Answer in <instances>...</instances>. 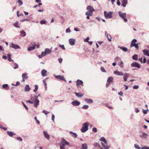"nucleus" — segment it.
<instances>
[{
	"label": "nucleus",
	"mask_w": 149,
	"mask_h": 149,
	"mask_svg": "<svg viewBox=\"0 0 149 149\" xmlns=\"http://www.w3.org/2000/svg\"><path fill=\"white\" fill-rule=\"evenodd\" d=\"M47 79H45V80H44L42 81H43V83L44 84V85L45 86V88L46 89V80Z\"/></svg>",
	"instance_id": "obj_54"
},
{
	"label": "nucleus",
	"mask_w": 149,
	"mask_h": 149,
	"mask_svg": "<svg viewBox=\"0 0 149 149\" xmlns=\"http://www.w3.org/2000/svg\"><path fill=\"white\" fill-rule=\"evenodd\" d=\"M86 9L88 10L87 12H88V13H91L92 15L93 14V12L95 10L93 8L92 6H87L86 8Z\"/></svg>",
	"instance_id": "obj_5"
},
{
	"label": "nucleus",
	"mask_w": 149,
	"mask_h": 149,
	"mask_svg": "<svg viewBox=\"0 0 149 149\" xmlns=\"http://www.w3.org/2000/svg\"><path fill=\"white\" fill-rule=\"evenodd\" d=\"M131 66L132 67H136L138 68H140L141 67L139 64L136 62H134V63H132L131 64Z\"/></svg>",
	"instance_id": "obj_7"
},
{
	"label": "nucleus",
	"mask_w": 149,
	"mask_h": 149,
	"mask_svg": "<svg viewBox=\"0 0 149 149\" xmlns=\"http://www.w3.org/2000/svg\"><path fill=\"white\" fill-rule=\"evenodd\" d=\"M118 14L119 16L124 21L127 22V19L126 18V13H123L121 11H120L118 12Z\"/></svg>",
	"instance_id": "obj_4"
},
{
	"label": "nucleus",
	"mask_w": 149,
	"mask_h": 149,
	"mask_svg": "<svg viewBox=\"0 0 149 149\" xmlns=\"http://www.w3.org/2000/svg\"><path fill=\"white\" fill-rule=\"evenodd\" d=\"M36 47L35 45H33V46L29 47L28 48L27 50L28 51H31L34 49Z\"/></svg>",
	"instance_id": "obj_20"
},
{
	"label": "nucleus",
	"mask_w": 149,
	"mask_h": 149,
	"mask_svg": "<svg viewBox=\"0 0 149 149\" xmlns=\"http://www.w3.org/2000/svg\"><path fill=\"white\" fill-rule=\"evenodd\" d=\"M59 46L61 47L63 49L65 50V48L64 47V45H59Z\"/></svg>",
	"instance_id": "obj_58"
},
{
	"label": "nucleus",
	"mask_w": 149,
	"mask_h": 149,
	"mask_svg": "<svg viewBox=\"0 0 149 149\" xmlns=\"http://www.w3.org/2000/svg\"><path fill=\"white\" fill-rule=\"evenodd\" d=\"M89 39V38L88 37L84 40V41L86 42H88Z\"/></svg>",
	"instance_id": "obj_57"
},
{
	"label": "nucleus",
	"mask_w": 149,
	"mask_h": 149,
	"mask_svg": "<svg viewBox=\"0 0 149 149\" xmlns=\"http://www.w3.org/2000/svg\"><path fill=\"white\" fill-rule=\"evenodd\" d=\"M118 94L119 95L122 96L123 95V93L122 92L120 91V92L118 93Z\"/></svg>",
	"instance_id": "obj_63"
},
{
	"label": "nucleus",
	"mask_w": 149,
	"mask_h": 149,
	"mask_svg": "<svg viewBox=\"0 0 149 149\" xmlns=\"http://www.w3.org/2000/svg\"><path fill=\"white\" fill-rule=\"evenodd\" d=\"M134 146L135 148H136L138 149H141V148L138 145L136 144H135L134 145Z\"/></svg>",
	"instance_id": "obj_44"
},
{
	"label": "nucleus",
	"mask_w": 149,
	"mask_h": 149,
	"mask_svg": "<svg viewBox=\"0 0 149 149\" xmlns=\"http://www.w3.org/2000/svg\"><path fill=\"white\" fill-rule=\"evenodd\" d=\"M122 3L123 6L124 7H125L127 3V0H122Z\"/></svg>",
	"instance_id": "obj_23"
},
{
	"label": "nucleus",
	"mask_w": 149,
	"mask_h": 149,
	"mask_svg": "<svg viewBox=\"0 0 149 149\" xmlns=\"http://www.w3.org/2000/svg\"><path fill=\"white\" fill-rule=\"evenodd\" d=\"M93 145L95 147H97L98 148L101 147V146L98 143L95 142L93 144Z\"/></svg>",
	"instance_id": "obj_31"
},
{
	"label": "nucleus",
	"mask_w": 149,
	"mask_h": 149,
	"mask_svg": "<svg viewBox=\"0 0 149 149\" xmlns=\"http://www.w3.org/2000/svg\"><path fill=\"white\" fill-rule=\"evenodd\" d=\"M31 90V88L28 85H26L24 88V91L26 92H29Z\"/></svg>",
	"instance_id": "obj_18"
},
{
	"label": "nucleus",
	"mask_w": 149,
	"mask_h": 149,
	"mask_svg": "<svg viewBox=\"0 0 149 149\" xmlns=\"http://www.w3.org/2000/svg\"><path fill=\"white\" fill-rule=\"evenodd\" d=\"M71 104L74 106H78L80 105V103L77 100H75L72 102Z\"/></svg>",
	"instance_id": "obj_9"
},
{
	"label": "nucleus",
	"mask_w": 149,
	"mask_h": 149,
	"mask_svg": "<svg viewBox=\"0 0 149 149\" xmlns=\"http://www.w3.org/2000/svg\"><path fill=\"white\" fill-rule=\"evenodd\" d=\"M146 62V60L145 58V57H143V63H145Z\"/></svg>",
	"instance_id": "obj_61"
},
{
	"label": "nucleus",
	"mask_w": 149,
	"mask_h": 149,
	"mask_svg": "<svg viewBox=\"0 0 149 149\" xmlns=\"http://www.w3.org/2000/svg\"><path fill=\"white\" fill-rule=\"evenodd\" d=\"M148 136V135L147 134L144 133L143 132L142 134L140 135V136L142 138L143 137H145L146 138H147V136Z\"/></svg>",
	"instance_id": "obj_32"
},
{
	"label": "nucleus",
	"mask_w": 149,
	"mask_h": 149,
	"mask_svg": "<svg viewBox=\"0 0 149 149\" xmlns=\"http://www.w3.org/2000/svg\"><path fill=\"white\" fill-rule=\"evenodd\" d=\"M137 40L136 39H134L131 42L130 47L131 48L132 47H134V44H136V43H135L136 42Z\"/></svg>",
	"instance_id": "obj_15"
},
{
	"label": "nucleus",
	"mask_w": 149,
	"mask_h": 149,
	"mask_svg": "<svg viewBox=\"0 0 149 149\" xmlns=\"http://www.w3.org/2000/svg\"><path fill=\"white\" fill-rule=\"evenodd\" d=\"M100 141L103 142H101V144L102 146L105 149H109L110 147V146H105V144H107V141L106 140L105 138L103 137H101L100 139Z\"/></svg>",
	"instance_id": "obj_1"
},
{
	"label": "nucleus",
	"mask_w": 149,
	"mask_h": 149,
	"mask_svg": "<svg viewBox=\"0 0 149 149\" xmlns=\"http://www.w3.org/2000/svg\"><path fill=\"white\" fill-rule=\"evenodd\" d=\"M74 93L77 97H81L83 96L84 95L83 94H82L80 93H77L76 92H75Z\"/></svg>",
	"instance_id": "obj_24"
},
{
	"label": "nucleus",
	"mask_w": 149,
	"mask_h": 149,
	"mask_svg": "<svg viewBox=\"0 0 149 149\" xmlns=\"http://www.w3.org/2000/svg\"><path fill=\"white\" fill-rule=\"evenodd\" d=\"M121 60V58L118 57H116L114 59V61H120Z\"/></svg>",
	"instance_id": "obj_43"
},
{
	"label": "nucleus",
	"mask_w": 149,
	"mask_h": 149,
	"mask_svg": "<svg viewBox=\"0 0 149 149\" xmlns=\"http://www.w3.org/2000/svg\"><path fill=\"white\" fill-rule=\"evenodd\" d=\"M134 46L138 50L139 49V46L137 44H134Z\"/></svg>",
	"instance_id": "obj_55"
},
{
	"label": "nucleus",
	"mask_w": 149,
	"mask_h": 149,
	"mask_svg": "<svg viewBox=\"0 0 149 149\" xmlns=\"http://www.w3.org/2000/svg\"><path fill=\"white\" fill-rule=\"evenodd\" d=\"M13 25L16 28H19V26L18 25V22L17 21Z\"/></svg>",
	"instance_id": "obj_35"
},
{
	"label": "nucleus",
	"mask_w": 149,
	"mask_h": 149,
	"mask_svg": "<svg viewBox=\"0 0 149 149\" xmlns=\"http://www.w3.org/2000/svg\"><path fill=\"white\" fill-rule=\"evenodd\" d=\"M17 2L19 3V6H21L23 4L22 1L21 0H18Z\"/></svg>",
	"instance_id": "obj_41"
},
{
	"label": "nucleus",
	"mask_w": 149,
	"mask_h": 149,
	"mask_svg": "<svg viewBox=\"0 0 149 149\" xmlns=\"http://www.w3.org/2000/svg\"><path fill=\"white\" fill-rule=\"evenodd\" d=\"M89 108V106L88 105H84L81 108L83 109H87Z\"/></svg>",
	"instance_id": "obj_39"
},
{
	"label": "nucleus",
	"mask_w": 149,
	"mask_h": 149,
	"mask_svg": "<svg viewBox=\"0 0 149 149\" xmlns=\"http://www.w3.org/2000/svg\"><path fill=\"white\" fill-rule=\"evenodd\" d=\"M33 102L34 104V106L36 107H37L39 104V100H33Z\"/></svg>",
	"instance_id": "obj_13"
},
{
	"label": "nucleus",
	"mask_w": 149,
	"mask_h": 149,
	"mask_svg": "<svg viewBox=\"0 0 149 149\" xmlns=\"http://www.w3.org/2000/svg\"><path fill=\"white\" fill-rule=\"evenodd\" d=\"M114 73L117 75L122 76L123 75V73L121 72H119L118 71H115L114 72Z\"/></svg>",
	"instance_id": "obj_17"
},
{
	"label": "nucleus",
	"mask_w": 149,
	"mask_h": 149,
	"mask_svg": "<svg viewBox=\"0 0 149 149\" xmlns=\"http://www.w3.org/2000/svg\"><path fill=\"white\" fill-rule=\"evenodd\" d=\"M92 131L93 132H97V130L95 127H94L93 128Z\"/></svg>",
	"instance_id": "obj_52"
},
{
	"label": "nucleus",
	"mask_w": 149,
	"mask_h": 149,
	"mask_svg": "<svg viewBox=\"0 0 149 149\" xmlns=\"http://www.w3.org/2000/svg\"><path fill=\"white\" fill-rule=\"evenodd\" d=\"M83 83V82L82 81L80 80H77L76 81V84L77 85H82Z\"/></svg>",
	"instance_id": "obj_28"
},
{
	"label": "nucleus",
	"mask_w": 149,
	"mask_h": 149,
	"mask_svg": "<svg viewBox=\"0 0 149 149\" xmlns=\"http://www.w3.org/2000/svg\"><path fill=\"white\" fill-rule=\"evenodd\" d=\"M118 47L120 49L122 50L124 52H126L127 51L128 49L126 47H124L122 46H119Z\"/></svg>",
	"instance_id": "obj_21"
},
{
	"label": "nucleus",
	"mask_w": 149,
	"mask_h": 149,
	"mask_svg": "<svg viewBox=\"0 0 149 149\" xmlns=\"http://www.w3.org/2000/svg\"><path fill=\"white\" fill-rule=\"evenodd\" d=\"M76 40L74 38H70L69 40V42L70 44L72 46L75 44Z\"/></svg>",
	"instance_id": "obj_11"
},
{
	"label": "nucleus",
	"mask_w": 149,
	"mask_h": 149,
	"mask_svg": "<svg viewBox=\"0 0 149 149\" xmlns=\"http://www.w3.org/2000/svg\"><path fill=\"white\" fill-rule=\"evenodd\" d=\"M66 33H70L71 32V30L69 28H68L66 30Z\"/></svg>",
	"instance_id": "obj_51"
},
{
	"label": "nucleus",
	"mask_w": 149,
	"mask_h": 149,
	"mask_svg": "<svg viewBox=\"0 0 149 149\" xmlns=\"http://www.w3.org/2000/svg\"><path fill=\"white\" fill-rule=\"evenodd\" d=\"M47 54V48L45 49L44 52H42L41 53V55L43 56H45Z\"/></svg>",
	"instance_id": "obj_38"
},
{
	"label": "nucleus",
	"mask_w": 149,
	"mask_h": 149,
	"mask_svg": "<svg viewBox=\"0 0 149 149\" xmlns=\"http://www.w3.org/2000/svg\"><path fill=\"white\" fill-rule=\"evenodd\" d=\"M135 112L136 113H138L139 112V110L137 108H135Z\"/></svg>",
	"instance_id": "obj_59"
},
{
	"label": "nucleus",
	"mask_w": 149,
	"mask_h": 149,
	"mask_svg": "<svg viewBox=\"0 0 149 149\" xmlns=\"http://www.w3.org/2000/svg\"><path fill=\"white\" fill-rule=\"evenodd\" d=\"M54 118H55L54 115V114H52V119L53 122H54Z\"/></svg>",
	"instance_id": "obj_62"
},
{
	"label": "nucleus",
	"mask_w": 149,
	"mask_h": 149,
	"mask_svg": "<svg viewBox=\"0 0 149 149\" xmlns=\"http://www.w3.org/2000/svg\"><path fill=\"white\" fill-rule=\"evenodd\" d=\"M70 133L72 134V136L74 137L77 138V134L75 133H74L71 131L70 132Z\"/></svg>",
	"instance_id": "obj_33"
},
{
	"label": "nucleus",
	"mask_w": 149,
	"mask_h": 149,
	"mask_svg": "<svg viewBox=\"0 0 149 149\" xmlns=\"http://www.w3.org/2000/svg\"><path fill=\"white\" fill-rule=\"evenodd\" d=\"M22 104L24 107L25 108L26 110H28V108L26 106V105L24 104V103L22 102Z\"/></svg>",
	"instance_id": "obj_49"
},
{
	"label": "nucleus",
	"mask_w": 149,
	"mask_h": 149,
	"mask_svg": "<svg viewBox=\"0 0 149 149\" xmlns=\"http://www.w3.org/2000/svg\"><path fill=\"white\" fill-rule=\"evenodd\" d=\"M143 109V112L144 114H146L147 113V110H144Z\"/></svg>",
	"instance_id": "obj_64"
},
{
	"label": "nucleus",
	"mask_w": 149,
	"mask_h": 149,
	"mask_svg": "<svg viewBox=\"0 0 149 149\" xmlns=\"http://www.w3.org/2000/svg\"><path fill=\"white\" fill-rule=\"evenodd\" d=\"M87 148L88 146L86 143H83L81 144V149H87Z\"/></svg>",
	"instance_id": "obj_19"
},
{
	"label": "nucleus",
	"mask_w": 149,
	"mask_h": 149,
	"mask_svg": "<svg viewBox=\"0 0 149 149\" xmlns=\"http://www.w3.org/2000/svg\"><path fill=\"white\" fill-rule=\"evenodd\" d=\"M40 94H39L38 95H36L35 97V100H38V97L40 96Z\"/></svg>",
	"instance_id": "obj_60"
},
{
	"label": "nucleus",
	"mask_w": 149,
	"mask_h": 149,
	"mask_svg": "<svg viewBox=\"0 0 149 149\" xmlns=\"http://www.w3.org/2000/svg\"><path fill=\"white\" fill-rule=\"evenodd\" d=\"M20 36L22 37H24L26 35V33L23 30L20 31Z\"/></svg>",
	"instance_id": "obj_22"
},
{
	"label": "nucleus",
	"mask_w": 149,
	"mask_h": 149,
	"mask_svg": "<svg viewBox=\"0 0 149 149\" xmlns=\"http://www.w3.org/2000/svg\"><path fill=\"white\" fill-rule=\"evenodd\" d=\"M2 87L3 88L6 89L8 88V85L7 84H4L3 85Z\"/></svg>",
	"instance_id": "obj_47"
},
{
	"label": "nucleus",
	"mask_w": 149,
	"mask_h": 149,
	"mask_svg": "<svg viewBox=\"0 0 149 149\" xmlns=\"http://www.w3.org/2000/svg\"><path fill=\"white\" fill-rule=\"evenodd\" d=\"M113 80V77H109L107 80V82L109 83H110Z\"/></svg>",
	"instance_id": "obj_30"
},
{
	"label": "nucleus",
	"mask_w": 149,
	"mask_h": 149,
	"mask_svg": "<svg viewBox=\"0 0 149 149\" xmlns=\"http://www.w3.org/2000/svg\"><path fill=\"white\" fill-rule=\"evenodd\" d=\"M105 105L106 107H108V108L110 109H112L113 107L111 106L110 105L108 104H105Z\"/></svg>",
	"instance_id": "obj_42"
},
{
	"label": "nucleus",
	"mask_w": 149,
	"mask_h": 149,
	"mask_svg": "<svg viewBox=\"0 0 149 149\" xmlns=\"http://www.w3.org/2000/svg\"><path fill=\"white\" fill-rule=\"evenodd\" d=\"M40 23L41 24H45L46 21L45 20L43 19L40 22Z\"/></svg>",
	"instance_id": "obj_46"
},
{
	"label": "nucleus",
	"mask_w": 149,
	"mask_h": 149,
	"mask_svg": "<svg viewBox=\"0 0 149 149\" xmlns=\"http://www.w3.org/2000/svg\"><path fill=\"white\" fill-rule=\"evenodd\" d=\"M69 145V143L66 141L64 139H62L61 141V145L65 146V145Z\"/></svg>",
	"instance_id": "obj_6"
},
{
	"label": "nucleus",
	"mask_w": 149,
	"mask_h": 149,
	"mask_svg": "<svg viewBox=\"0 0 149 149\" xmlns=\"http://www.w3.org/2000/svg\"><path fill=\"white\" fill-rule=\"evenodd\" d=\"M55 77L56 79H60V80L64 81H66L65 80V79L64 76H63L58 75L57 76L55 75Z\"/></svg>",
	"instance_id": "obj_10"
},
{
	"label": "nucleus",
	"mask_w": 149,
	"mask_h": 149,
	"mask_svg": "<svg viewBox=\"0 0 149 149\" xmlns=\"http://www.w3.org/2000/svg\"><path fill=\"white\" fill-rule=\"evenodd\" d=\"M143 52L144 55L149 57V51L148 50L144 49L143 50Z\"/></svg>",
	"instance_id": "obj_12"
},
{
	"label": "nucleus",
	"mask_w": 149,
	"mask_h": 149,
	"mask_svg": "<svg viewBox=\"0 0 149 149\" xmlns=\"http://www.w3.org/2000/svg\"><path fill=\"white\" fill-rule=\"evenodd\" d=\"M100 70H101V71H102L103 72H106V70H105V69H104V68L102 67H101Z\"/></svg>",
	"instance_id": "obj_48"
},
{
	"label": "nucleus",
	"mask_w": 149,
	"mask_h": 149,
	"mask_svg": "<svg viewBox=\"0 0 149 149\" xmlns=\"http://www.w3.org/2000/svg\"><path fill=\"white\" fill-rule=\"evenodd\" d=\"M52 51L51 49H49L47 48V54H49L51 53Z\"/></svg>",
	"instance_id": "obj_53"
},
{
	"label": "nucleus",
	"mask_w": 149,
	"mask_h": 149,
	"mask_svg": "<svg viewBox=\"0 0 149 149\" xmlns=\"http://www.w3.org/2000/svg\"><path fill=\"white\" fill-rule=\"evenodd\" d=\"M84 100L88 104H92L93 102V100L90 99H85Z\"/></svg>",
	"instance_id": "obj_16"
},
{
	"label": "nucleus",
	"mask_w": 149,
	"mask_h": 149,
	"mask_svg": "<svg viewBox=\"0 0 149 149\" xmlns=\"http://www.w3.org/2000/svg\"><path fill=\"white\" fill-rule=\"evenodd\" d=\"M139 88V86L138 85H134L133 87V88L134 89H137Z\"/></svg>",
	"instance_id": "obj_50"
},
{
	"label": "nucleus",
	"mask_w": 149,
	"mask_h": 149,
	"mask_svg": "<svg viewBox=\"0 0 149 149\" xmlns=\"http://www.w3.org/2000/svg\"><path fill=\"white\" fill-rule=\"evenodd\" d=\"M7 133L10 136L15 135V133L12 132L7 131Z\"/></svg>",
	"instance_id": "obj_26"
},
{
	"label": "nucleus",
	"mask_w": 149,
	"mask_h": 149,
	"mask_svg": "<svg viewBox=\"0 0 149 149\" xmlns=\"http://www.w3.org/2000/svg\"><path fill=\"white\" fill-rule=\"evenodd\" d=\"M27 74H28L26 73L23 74L22 75V78H24L26 80L28 79V77L27 75Z\"/></svg>",
	"instance_id": "obj_25"
},
{
	"label": "nucleus",
	"mask_w": 149,
	"mask_h": 149,
	"mask_svg": "<svg viewBox=\"0 0 149 149\" xmlns=\"http://www.w3.org/2000/svg\"><path fill=\"white\" fill-rule=\"evenodd\" d=\"M113 12L110 11L107 13L106 11L104 12V15L106 19H109L112 18Z\"/></svg>",
	"instance_id": "obj_3"
},
{
	"label": "nucleus",
	"mask_w": 149,
	"mask_h": 149,
	"mask_svg": "<svg viewBox=\"0 0 149 149\" xmlns=\"http://www.w3.org/2000/svg\"><path fill=\"white\" fill-rule=\"evenodd\" d=\"M35 89L34 90H33V91L34 92H36V91H37V90L38 89V86L37 85H35Z\"/></svg>",
	"instance_id": "obj_45"
},
{
	"label": "nucleus",
	"mask_w": 149,
	"mask_h": 149,
	"mask_svg": "<svg viewBox=\"0 0 149 149\" xmlns=\"http://www.w3.org/2000/svg\"><path fill=\"white\" fill-rule=\"evenodd\" d=\"M120 61V62L119 63V65L121 68H123L124 66V63L121 60Z\"/></svg>",
	"instance_id": "obj_37"
},
{
	"label": "nucleus",
	"mask_w": 149,
	"mask_h": 149,
	"mask_svg": "<svg viewBox=\"0 0 149 149\" xmlns=\"http://www.w3.org/2000/svg\"><path fill=\"white\" fill-rule=\"evenodd\" d=\"M10 47H12L14 49H19L20 48L18 45L14 44L13 42H11L10 44Z\"/></svg>",
	"instance_id": "obj_8"
},
{
	"label": "nucleus",
	"mask_w": 149,
	"mask_h": 149,
	"mask_svg": "<svg viewBox=\"0 0 149 149\" xmlns=\"http://www.w3.org/2000/svg\"><path fill=\"white\" fill-rule=\"evenodd\" d=\"M123 78L124 81H127V79L129 77V74L127 73H126L124 74H123Z\"/></svg>",
	"instance_id": "obj_14"
},
{
	"label": "nucleus",
	"mask_w": 149,
	"mask_h": 149,
	"mask_svg": "<svg viewBox=\"0 0 149 149\" xmlns=\"http://www.w3.org/2000/svg\"><path fill=\"white\" fill-rule=\"evenodd\" d=\"M132 58L134 60H137L138 59V56L136 54H134L132 57Z\"/></svg>",
	"instance_id": "obj_34"
},
{
	"label": "nucleus",
	"mask_w": 149,
	"mask_h": 149,
	"mask_svg": "<svg viewBox=\"0 0 149 149\" xmlns=\"http://www.w3.org/2000/svg\"><path fill=\"white\" fill-rule=\"evenodd\" d=\"M141 149H149V147L144 146L141 148Z\"/></svg>",
	"instance_id": "obj_56"
},
{
	"label": "nucleus",
	"mask_w": 149,
	"mask_h": 149,
	"mask_svg": "<svg viewBox=\"0 0 149 149\" xmlns=\"http://www.w3.org/2000/svg\"><path fill=\"white\" fill-rule=\"evenodd\" d=\"M89 124L88 122H86L82 124V127L81 131L83 133H84L88 130Z\"/></svg>",
	"instance_id": "obj_2"
},
{
	"label": "nucleus",
	"mask_w": 149,
	"mask_h": 149,
	"mask_svg": "<svg viewBox=\"0 0 149 149\" xmlns=\"http://www.w3.org/2000/svg\"><path fill=\"white\" fill-rule=\"evenodd\" d=\"M42 75V76L44 77L46 76L45 74L47 73V71L44 69H43L41 72Z\"/></svg>",
	"instance_id": "obj_27"
},
{
	"label": "nucleus",
	"mask_w": 149,
	"mask_h": 149,
	"mask_svg": "<svg viewBox=\"0 0 149 149\" xmlns=\"http://www.w3.org/2000/svg\"><path fill=\"white\" fill-rule=\"evenodd\" d=\"M85 14L87 15L86 18L88 19H90L89 16H91L92 15L91 14L88 13V12H86Z\"/></svg>",
	"instance_id": "obj_29"
},
{
	"label": "nucleus",
	"mask_w": 149,
	"mask_h": 149,
	"mask_svg": "<svg viewBox=\"0 0 149 149\" xmlns=\"http://www.w3.org/2000/svg\"><path fill=\"white\" fill-rule=\"evenodd\" d=\"M13 66V68L15 69H17L18 68V64L17 63H14Z\"/></svg>",
	"instance_id": "obj_40"
},
{
	"label": "nucleus",
	"mask_w": 149,
	"mask_h": 149,
	"mask_svg": "<svg viewBox=\"0 0 149 149\" xmlns=\"http://www.w3.org/2000/svg\"><path fill=\"white\" fill-rule=\"evenodd\" d=\"M106 36L109 42H111V36L110 35H109L108 34H107V36Z\"/></svg>",
	"instance_id": "obj_36"
}]
</instances>
